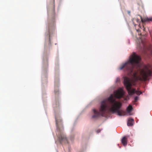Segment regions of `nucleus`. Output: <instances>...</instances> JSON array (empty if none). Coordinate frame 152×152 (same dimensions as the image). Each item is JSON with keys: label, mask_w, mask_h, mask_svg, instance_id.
<instances>
[{"label": "nucleus", "mask_w": 152, "mask_h": 152, "mask_svg": "<svg viewBox=\"0 0 152 152\" xmlns=\"http://www.w3.org/2000/svg\"><path fill=\"white\" fill-rule=\"evenodd\" d=\"M140 41L141 42H140V47H141V45H142V46L144 47L145 45V42L143 40H142V39H141L140 40Z\"/></svg>", "instance_id": "nucleus-12"}, {"label": "nucleus", "mask_w": 152, "mask_h": 152, "mask_svg": "<svg viewBox=\"0 0 152 152\" xmlns=\"http://www.w3.org/2000/svg\"><path fill=\"white\" fill-rule=\"evenodd\" d=\"M101 131V130H100V129H98V130H97V132L98 133H99V132H100Z\"/></svg>", "instance_id": "nucleus-14"}, {"label": "nucleus", "mask_w": 152, "mask_h": 152, "mask_svg": "<svg viewBox=\"0 0 152 152\" xmlns=\"http://www.w3.org/2000/svg\"><path fill=\"white\" fill-rule=\"evenodd\" d=\"M58 139L61 143L64 142H67V141L66 136L62 133L61 132L58 136Z\"/></svg>", "instance_id": "nucleus-4"}, {"label": "nucleus", "mask_w": 152, "mask_h": 152, "mask_svg": "<svg viewBox=\"0 0 152 152\" xmlns=\"http://www.w3.org/2000/svg\"><path fill=\"white\" fill-rule=\"evenodd\" d=\"M127 137L126 136L123 137L121 140V143L124 146H126L127 144Z\"/></svg>", "instance_id": "nucleus-7"}, {"label": "nucleus", "mask_w": 152, "mask_h": 152, "mask_svg": "<svg viewBox=\"0 0 152 152\" xmlns=\"http://www.w3.org/2000/svg\"><path fill=\"white\" fill-rule=\"evenodd\" d=\"M143 27L144 28L143 30L144 31L145 30V28H144V26H143Z\"/></svg>", "instance_id": "nucleus-20"}, {"label": "nucleus", "mask_w": 152, "mask_h": 152, "mask_svg": "<svg viewBox=\"0 0 152 152\" xmlns=\"http://www.w3.org/2000/svg\"><path fill=\"white\" fill-rule=\"evenodd\" d=\"M53 28H54V26H53Z\"/></svg>", "instance_id": "nucleus-22"}, {"label": "nucleus", "mask_w": 152, "mask_h": 152, "mask_svg": "<svg viewBox=\"0 0 152 152\" xmlns=\"http://www.w3.org/2000/svg\"><path fill=\"white\" fill-rule=\"evenodd\" d=\"M134 121L133 119L132 118L129 119L127 122V125L129 126H132L133 125Z\"/></svg>", "instance_id": "nucleus-8"}, {"label": "nucleus", "mask_w": 152, "mask_h": 152, "mask_svg": "<svg viewBox=\"0 0 152 152\" xmlns=\"http://www.w3.org/2000/svg\"><path fill=\"white\" fill-rule=\"evenodd\" d=\"M54 93L55 94H59V91L58 87L56 86L55 87V89L54 90Z\"/></svg>", "instance_id": "nucleus-11"}, {"label": "nucleus", "mask_w": 152, "mask_h": 152, "mask_svg": "<svg viewBox=\"0 0 152 152\" xmlns=\"http://www.w3.org/2000/svg\"><path fill=\"white\" fill-rule=\"evenodd\" d=\"M138 97L137 96H136L134 98V102H137V100H138Z\"/></svg>", "instance_id": "nucleus-13"}, {"label": "nucleus", "mask_w": 152, "mask_h": 152, "mask_svg": "<svg viewBox=\"0 0 152 152\" xmlns=\"http://www.w3.org/2000/svg\"><path fill=\"white\" fill-rule=\"evenodd\" d=\"M123 95L124 93L122 90H118L117 91L115 94V96L119 99L121 98Z\"/></svg>", "instance_id": "nucleus-6"}, {"label": "nucleus", "mask_w": 152, "mask_h": 152, "mask_svg": "<svg viewBox=\"0 0 152 152\" xmlns=\"http://www.w3.org/2000/svg\"><path fill=\"white\" fill-rule=\"evenodd\" d=\"M135 20H136V21L137 22H138V21H139V20L137 19H135Z\"/></svg>", "instance_id": "nucleus-15"}, {"label": "nucleus", "mask_w": 152, "mask_h": 152, "mask_svg": "<svg viewBox=\"0 0 152 152\" xmlns=\"http://www.w3.org/2000/svg\"><path fill=\"white\" fill-rule=\"evenodd\" d=\"M56 105H57V107H59L58 103V104H57Z\"/></svg>", "instance_id": "nucleus-16"}, {"label": "nucleus", "mask_w": 152, "mask_h": 152, "mask_svg": "<svg viewBox=\"0 0 152 152\" xmlns=\"http://www.w3.org/2000/svg\"><path fill=\"white\" fill-rule=\"evenodd\" d=\"M128 13L129 14H130V12L129 11H128Z\"/></svg>", "instance_id": "nucleus-17"}, {"label": "nucleus", "mask_w": 152, "mask_h": 152, "mask_svg": "<svg viewBox=\"0 0 152 152\" xmlns=\"http://www.w3.org/2000/svg\"><path fill=\"white\" fill-rule=\"evenodd\" d=\"M141 58L134 52L129 58V60L122 64L119 67L120 70L124 69L128 73L130 76L134 78L135 80L138 79L137 74L139 72L141 76L139 77L141 81H146L149 77L152 76V67L149 65H145L143 69H141L140 62Z\"/></svg>", "instance_id": "nucleus-1"}, {"label": "nucleus", "mask_w": 152, "mask_h": 152, "mask_svg": "<svg viewBox=\"0 0 152 152\" xmlns=\"http://www.w3.org/2000/svg\"><path fill=\"white\" fill-rule=\"evenodd\" d=\"M50 26H49V27H48V29H49V30L50 31Z\"/></svg>", "instance_id": "nucleus-18"}, {"label": "nucleus", "mask_w": 152, "mask_h": 152, "mask_svg": "<svg viewBox=\"0 0 152 152\" xmlns=\"http://www.w3.org/2000/svg\"><path fill=\"white\" fill-rule=\"evenodd\" d=\"M137 31H138V30H137Z\"/></svg>", "instance_id": "nucleus-23"}, {"label": "nucleus", "mask_w": 152, "mask_h": 152, "mask_svg": "<svg viewBox=\"0 0 152 152\" xmlns=\"http://www.w3.org/2000/svg\"><path fill=\"white\" fill-rule=\"evenodd\" d=\"M121 106L122 104L116 101L111 94L107 100H104L102 102L99 112L95 109H93L94 114L92 116V118H96L100 115L103 116L110 112L113 113H117L119 116L124 115L125 112L120 109Z\"/></svg>", "instance_id": "nucleus-2"}, {"label": "nucleus", "mask_w": 152, "mask_h": 152, "mask_svg": "<svg viewBox=\"0 0 152 152\" xmlns=\"http://www.w3.org/2000/svg\"><path fill=\"white\" fill-rule=\"evenodd\" d=\"M53 14H54V10L53 11Z\"/></svg>", "instance_id": "nucleus-21"}, {"label": "nucleus", "mask_w": 152, "mask_h": 152, "mask_svg": "<svg viewBox=\"0 0 152 152\" xmlns=\"http://www.w3.org/2000/svg\"><path fill=\"white\" fill-rule=\"evenodd\" d=\"M55 119L57 130L58 132H60V130L59 128V123L60 125H62V120L60 118H58L56 116L55 117Z\"/></svg>", "instance_id": "nucleus-5"}, {"label": "nucleus", "mask_w": 152, "mask_h": 152, "mask_svg": "<svg viewBox=\"0 0 152 152\" xmlns=\"http://www.w3.org/2000/svg\"><path fill=\"white\" fill-rule=\"evenodd\" d=\"M132 109V107L131 105H129V106L127 107L126 110L128 112H130Z\"/></svg>", "instance_id": "nucleus-10"}, {"label": "nucleus", "mask_w": 152, "mask_h": 152, "mask_svg": "<svg viewBox=\"0 0 152 152\" xmlns=\"http://www.w3.org/2000/svg\"><path fill=\"white\" fill-rule=\"evenodd\" d=\"M124 82L129 95H132L136 93L137 95H139L142 93L141 91H136L134 88H132V86L135 84V82L133 80L127 77H125Z\"/></svg>", "instance_id": "nucleus-3"}, {"label": "nucleus", "mask_w": 152, "mask_h": 152, "mask_svg": "<svg viewBox=\"0 0 152 152\" xmlns=\"http://www.w3.org/2000/svg\"><path fill=\"white\" fill-rule=\"evenodd\" d=\"M118 80H120V79H117V81H118Z\"/></svg>", "instance_id": "nucleus-19"}, {"label": "nucleus", "mask_w": 152, "mask_h": 152, "mask_svg": "<svg viewBox=\"0 0 152 152\" xmlns=\"http://www.w3.org/2000/svg\"><path fill=\"white\" fill-rule=\"evenodd\" d=\"M141 20L142 22V23H144L146 22H148L149 21H152V18H145L143 19H142V18H141Z\"/></svg>", "instance_id": "nucleus-9"}]
</instances>
